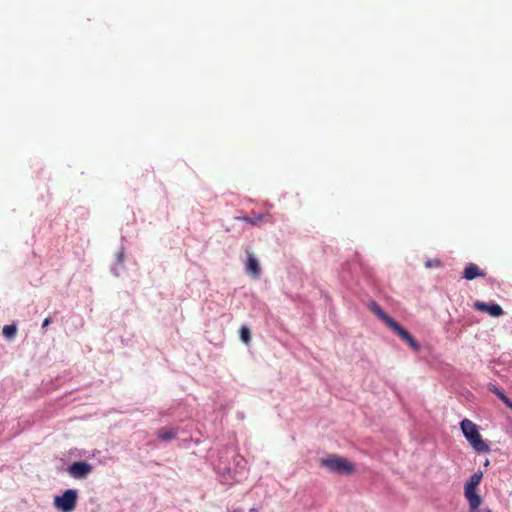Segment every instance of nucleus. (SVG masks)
<instances>
[{"instance_id":"9","label":"nucleus","mask_w":512,"mask_h":512,"mask_svg":"<svg viewBox=\"0 0 512 512\" xmlns=\"http://www.w3.org/2000/svg\"><path fill=\"white\" fill-rule=\"evenodd\" d=\"M465 498L469 503L471 512H475L481 505L482 499L476 490H464Z\"/></svg>"},{"instance_id":"22","label":"nucleus","mask_w":512,"mask_h":512,"mask_svg":"<svg viewBox=\"0 0 512 512\" xmlns=\"http://www.w3.org/2000/svg\"><path fill=\"white\" fill-rule=\"evenodd\" d=\"M49 324H50V318L44 319V321L42 323V328L47 327Z\"/></svg>"},{"instance_id":"1","label":"nucleus","mask_w":512,"mask_h":512,"mask_svg":"<svg viewBox=\"0 0 512 512\" xmlns=\"http://www.w3.org/2000/svg\"><path fill=\"white\" fill-rule=\"evenodd\" d=\"M460 429L465 439L477 453L490 452L489 444L482 439L478 426L474 422L465 418L460 422Z\"/></svg>"},{"instance_id":"23","label":"nucleus","mask_w":512,"mask_h":512,"mask_svg":"<svg viewBox=\"0 0 512 512\" xmlns=\"http://www.w3.org/2000/svg\"><path fill=\"white\" fill-rule=\"evenodd\" d=\"M228 512H244V510L241 508H237V509L230 510Z\"/></svg>"},{"instance_id":"17","label":"nucleus","mask_w":512,"mask_h":512,"mask_svg":"<svg viewBox=\"0 0 512 512\" xmlns=\"http://www.w3.org/2000/svg\"><path fill=\"white\" fill-rule=\"evenodd\" d=\"M440 265H441V262L438 259H429L425 262V266L427 268L439 267Z\"/></svg>"},{"instance_id":"13","label":"nucleus","mask_w":512,"mask_h":512,"mask_svg":"<svg viewBox=\"0 0 512 512\" xmlns=\"http://www.w3.org/2000/svg\"><path fill=\"white\" fill-rule=\"evenodd\" d=\"M483 478L481 471L475 472L470 479L465 483L464 490H476Z\"/></svg>"},{"instance_id":"14","label":"nucleus","mask_w":512,"mask_h":512,"mask_svg":"<svg viewBox=\"0 0 512 512\" xmlns=\"http://www.w3.org/2000/svg\"><path fill=\"white\" fill-rule=\"evenodd\" d=\"M265 218V215L264 214H258V215H255L253 217H249V216H242V217H239L238 219L241 220V221H244L250 225H260L263 221V219Z\"/></svg>"},{"instance_id":"12","label":"nucleus","mask_w":512,"mask_h":512,"mask_svg":"<svg viewBox=\"0 0 512 512\" xmlns=\"http://www.w3.org/2000/svg\"><path fill=\"white\" fill-rule=\"evenodd\" d=\"M177 435V431L173 428H160L157 432V437L163 442L173 440Z\"/></svg>"},{"instance_id":"10","label":"nucleus","mask_w":512,"mask_h":512,"mask_svg":"<svg viewBox=\"0 0 512 512\" xmlns=\"http://www.w3.org/2000/svg\"><path fill=\"white\" fill-rule=\"evenodd\" d=\"M485 273L474 263H469L463 272V277L467 280H473L476 277L484 276Z\"/></svg>"},{"instance_id":"15","label":"nucleus","mask_w":512,"mask_h":512,"mask_svg":"<svg viewBox=\"0 0 512 512\" xmlns=\"http://www.w3.org/2000/svg\"><path fill=\"white\" fill-rule=\"evenodd\" d=\"M17 332V328L15 325H5L3 327V335L8 339H12Z\"/></svg>"},{"instance_id":"21","label":"nucleus","mask_w":512,"mask_h":512,"mask_svg":"<svg viewBox=\"0 0 512 512\" xmlns=\"http://www.w3.org/2000/svg\"><path fill=\"white\" fill-rule=\"evenodd\" d=\"M244 462V460L242 458H237L236 459V465L237 467L239 468H244V466H241V463Z\"/></svg>"},{"instance_id":"5","label":"nucleus","mask_w":512,"mask_h":512,"mask_svg":"<svg viewBox=\"0 0 512 512\" xmlns=\"http://www.w3.org/2000/svg\"><path fill=\"white\" fill-rule=\"evenodd\" d=\"M92 471V466L86 462L78 461L69 466L68 472L76 479L86 478Z\"/></svg>"},{"instance_id":"6","label":"nucleus","mask_w":512,"mask_h":512,"mask_svg":"<svg viewBox=\"0 0 512 512\" xmlns=\"http://www.w3.org/2000/svg\"><path fill=\"white\" fill-rule=\"evenodd\" d=\"M474 308L480 312H486L492 317H500L504 314L502 307L496 303H486L477 301L474 304Z\"/></svg>"},{"instance_id":"25","label":"nucleus","mask_w":512,"mask_h":512,"mask_svg":"<svg viewBox=\"0 0 512 512\" xmlns=\"http://www.w3.org/2000/svg\"><path fill=\"white\" fill-rule=\"evenodd\" d=\"M249 512H259V511H258V509H256V508H251V509L249 510Z\"/></svg>"},{"instance_id":"4","label":"nucleus","mask_w":512,"mask_h":512,"mask_svg":"<svg viewBox=\"0 0 512 512\" xmlns=\"http://www.w3.org/2000/svg\"><path fill=\"white\" fill-rule=\"evenodd\" d=\"M217 473L220 475L221 481L224 484H232L233 482H239L242 478V472H240L238 469H235L233 472L230 467L222 466L221 463H219L216 466Z\"/></svg>"},{"instance_id":"20","label":"nucleus","mask_w":512,"mask_h":512,"mask_svg":"<svg viewBox=\"0 0 512 512\" xmlns=\"http://www.w3.org/2000/svg\"><path fill=\"white\" fill-rule=\"evenodd\" d=\"M124 260H125V255H124V250H121L118 255H117V262L120 264V265H124Z\"/></svg>"},{"instance_id":"19","label":"nucleus","mask_w":512,"mask_h":512,"mask_svg":"<svg viewBox=\"0 0 512 512\" xmlns=\"http://www.w3.org/2000/svg\"><path fill=\"white\" fill-rule=\"evenodd\" d=\"M500 399L503 401V403L509 407L510 409H512V401L504 394V395H501L500 396Z\"/></svg>"},{"instance_id":"11","label":"nucleus","mask_w":512,"mask_h":512,"mask_svg":"<svg viewBox=\"0 0 512 512\" xmlns=\"http://www.w3.org/2000/svg\"><path fill=\"white\" fill-rule=\"evenodd\" d=\"M246 270L253 277L257 278L260 275V266L256 257L252 254L248 255L246 262Z\"/></svg>"},{"instance_id":"16","label":"nucleus","mask_w":512,"mask_h":512,"mask_svg":"<svg viewBox=\"0 0 512 512\" xmlns=\"http://www.w3.org/2000/svg\"><path fill=\"white\" fill-rule=\"evenodd\" d=\"M240 338L241 340L245 343V344H249L250 342V339H251V335H250V330L248 327L246 326H242L240 328Z\"/></svg>"},{"instance_id":"8","label":"nucleus","mask_w":512,"mask_h":512,"mask_svg":"<svg viewBox=\"0 0 512 512\" xmlns=\"http://www.w3.org/2000/svg\"><path fill=\"white\" fill-rule=\"evenodd\" d=\"M394 333H396L403 341L407 342V344L414 350L419 351L420 345L418 342L398 323L392 329Z\"/></svg>"},{"instance_id":"18","label":"nucleus","mask_w":512,"mask_h":512,"mask_svg":"<svg viewBox=\"0 0 512 512\" xmlns=\"http://www.w3.org/2000/svg\"><path fill=\"white\" fill-rule=\"evenodd\" d=\"M489 390L491 392H493L494 394H496L499 398L501 395H504V393L502 391H500L495 385L493 384H490L489 385Z\"/></svg>"},{"instance_id":"2","label":"nucleus","mask_w":512,"mask_h":512,"mask_svg":"<svg viewBox=\"0 0 512 512\" xmlns=\"http://www.w3.org/2000/svg\"><path fill=\"white\" fill-rule=\"evenodd\" d=\"M321 466L326 467L330 472L338 474H350L353 466L346 459L332 456L320 460Z\"/></svg>"},{"instance_id":"7","label":"nucleus","mask_w":512,"mask_h":512,"mask_svg":"<svg viewBox=\"0 0 512 512\" xmlns=\"http://www.w3.org/2000/svg\"><path fill=\"white\" fill-rule=\"evenodd\" d=\"M369 309L391 330L397 324V322L394 319H392L389 315H387L376 302H371L369 304Z\"/></svg>"},{"instance_id":"24","label":"nucleus","mask_w":512,"mask_h":512,"mask_svg":"<svg viewBox=\"0 0 512 512\" xmlns=\"http://www.w3.org/2000/svg\"><path fill=\"white\" fill-rule=\"evenodd\" d=\"M489 464H490V461L488 459H486L484 462V466H489Z\"/></svg>"},{"instance_id":"3","label":"nucleus","mask_w":512,"mask_h":512,"mask_svg":"<svg viewBox=\"0 0 512 512\" xmlns=\"http://www.w3.org/2000/svg\"><path fill=\"white\" fill-rule=\"evenodd\" d=\"M77 502V491L66 490L61 496L54 499V505L62 512H71L75 509Z\"/></svg>"}]
</instances>
